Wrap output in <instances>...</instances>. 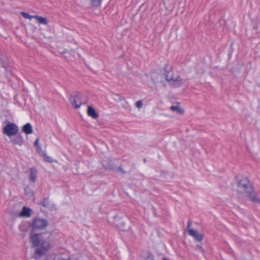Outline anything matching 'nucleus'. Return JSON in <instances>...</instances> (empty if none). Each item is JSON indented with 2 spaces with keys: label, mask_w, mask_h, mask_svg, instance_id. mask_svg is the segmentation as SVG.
<instances>
[{
  "label": "nucleus",
  "mask_w": 260,
  "mask_h": 260,
  "mask_svg": "<svg viewBox=\"0 0 260 260\" xmlns=\"http://www.w3.org/2000/svg\"><path fill=\"white\" fill-rule=\"evenodd\" d=\"M165 78L169 84L174 87H181L183 84L182 79L179 75L173 74L172 71L166 74Z\"/></svg>",
  "instance_id": "obj_3"
},
{
  "label": "nucleus",
  "mask_w": 260,
  "mask_h": 260,
  "mask_svg": "<svg viewBox=\"0 0 260 260\" xmlns=\"http://www.w3.org/2000/svg\"><path fill=\"white\" fill-rule=\"evenodd\" d=\"M191 223H192L191 221L190 220H188V223H187V228H186V230H187L188 233H189V230H193V229H192L190 228Z\"/></svg>",
  "instance_id": "obj_26"
},
{
  "label": "nucleus",
  "mask_w": 260,
  "mask_h": 260,
  "mask_svg": "<svg viewBox=\"0 0 260 260\" xmlns=\"http://www.w3.org/2000/svg\"><path fill=\"white\" fill-rule=\"evenodd\" d=\"M143 104L142 100H139L135 103V106L139 109L143 107Z\"/></svg>",
  "instance_id": "obj_24"
},
{
  "label": "nucleus",
  "mask_w": 260,
  "mask_h": 260,
  "mask_svg": "<svg viewBox=\"0 0 260 260\" xmlns=\"http://www.w3.org/2000/svg\"><path fill=\"white\" fill-rule=\"evenodd\" d=\"M29 179L30 182L34 183L36 181L37 174V171L34 168L29 169Z\"/></svg>",
  "instance_id": "obj_12"
},
{
  "label": "nucleus",
  "mask_w": 260,
  "mask_h": 260,
  "mask_svg": "<svg viewBox=\"0 0 260 260\" xmlns=\"http://www.w3.org/2000/svg\"><path fill=\"white\" fill-rule=\"evenodd\" d=\"M162 260H168V259H167L165 257H164L162 258Z\"/></svg>",
  "instance_id": "obj_35"
},
{
  "label": "nucleus",
  "mask_w": 260,
  "mask_h": 260,
  "mask_svg": "<svg viewBox=\"0 0 260 260\" xmlns=\"http://www.w3.org/2000/svg\"><path fill=\"white\" fill-rule=\"evenodd\" d=\"M39 138H37L36 141H35L34 142V146L36 147V148H37L38 147H40V146L39 145Z\"/></svg>",
  "instance_id": "obj_28"
},
{
  "label": "nucleus",
  "mask_w": 260,
  "mask_h": 260,
  "mask_svg": "<svg viewBox=\"0 0 260 260\" xmlns=\"http://www.w3.org/2000/svg\"><path fill=\"white\" fill-rule=\"evenodd\" d=\"M18 131L17 125L12 123H8L3 128V133L9 137L15 135Z\"/></svg>",
  "instance_id": "obj_5"
},
{
  "label": "nucleus",
  "mask_w": 260,
  "mask_h": 260,
  "mask_svg": "<svg viewBox=\"0 0 260 260\" xmlns=\"http://www.w3.org/2000/svg\"><path fill=\"white\" fill-rule=\"evenodd\" d=\"M102 165L106 169L113 170L115 165L114 163L109 158H105L102 160Z\"/></svg>",
  "instance_id": "obj_9"
},
{
  "label": "nucleus",
  "mask_w": 260,
  "mask_h": 260,
  "mask_svg": "<svg viewBox=\"0 0 260 260\" xmlns=\"http://www.w3.org/2000/svg\"><path fill=\"white\" fill-rule=\"evenodd\" d=\"M170 109L173 111H176L178 113L182 114L184 113V110L179 106H172L170 107Z\"/></svg>",
  "instance_id": "obj_16"
},
{
  "label": "nucleus",
  "mask_w": 260,
  "mask_h": 260,
  "mask_svg": "<svg viewBox=\"0 0 260 260\" xmlns=\"http://www.w3.org/2000/svg\"><path fill=\"white\" fill-rule=\"evenodd\" d=\"M21 15L25 19H28L29 20H31L32 18H34L35 16L30 15L28 13H27L24 12H21L20 13Z\"/></svg>",
  "instance_id": "obj_20"
},
{
  "label": "nucleus",
  "mask_w": 260,
  "mask_h": 260,
  "mask_svg": "<svg viewBox=\"0 0 260 260\" xmlns=\"http://www.w3.org/2000/svg\"><path fill=\"white\" fill-rule=\"evenodd\" d=\"M114 222L118 228L123 231H127L130 229L129 220L125 216H115Z\"/></svg>",
  "instance_id": "obj_4"
},
{
  "label": "nucleus",
  "mask_w": 260,
  "mask_h": 260,
  "mask_svg": "<svg viewBox=\"0 0 260 260\" xmlns=\"http://www.w3.org/2000/svg\"><path fill=\"white\" fill-rule=\"evenodd\" d=\"M65 52H65V51H64V52H62L61 53H62V54H63V53H65Z\"/></svg>",
  "instance_id": "obj_36"
},
{
  "label": "nucleus",
  "mask_w": 260,
  "mask_h": 260,
  "mask_svg": "<svg viewBox=\"0 0 260 260\" xmlns=\"http://www.w3.org/2000/svg\"><path fill=\"white\" fill-rule=\"evenodd\" d=\"M196 248L199 250H200L202 253L204 252V250L203 249L202 246L201 245H198L197 246Z\"/></svg>",
  "instance_id": "obj_29"
},
{
  "label": "nucleus",
  "mask_w": 260,
  "mask_h": 260,
  "mask_svg": "<svg viewBox=\"0 0 260 260\" xmlns=\"http://www.w3.org/2000/svg\"><path fill=\"white\" fill-rule=\"evenodd\" d=\"M188 234L199 242H201L203 239V235L195 230H189Z\"/></svg>",
  "instance_id": "obj_10"
},
{
  "label": "nucleus",
  "mask_w": 260,
  "mask_h": 260,
  "mask_svg": "<svg viewBox=\"0 0 260 260\" xmlns=\"http://www.w3.org/2000/svg\"><path fill=\"white\" fill-rule=\"evenodd\" d=\"M34 18L37 20L40 24L47 25L49 21L45 18L39 15H35Z\"/></svg>",
  "instance_id": "obj_14"
},
{
  "label": "nucleus",
  "mask_w": 260,
  "mask_h": 260,
  "mask_svg": "<svg viewBox=\"0 0 260 260\" xmlns=\"http://www.w3.org/2000/svg\"><path fill=\"white\" fill-rule=\"evenodd\" d=\"M149 78L154 84H156L162 82L163 76L159 73L152 72L150 73Z\"/></svg>",
  "instance_id": "obj_8"
},
{
  "label": "nucleus",
  "mask_w": 260,
  "mask_h": 260,
  "mask_svg": "<svg viewBox=\"0 0 260 260\" xmlns=\"http://www.w3.org/2000/svg\"><path fill=\"white\" fill-rule=\"evenodd\" d=\"M145 260H153V256L151 255H148Z\"/></svg>",
  "instance_id": "obj_31"
},
{
  "label": "nucleus",
  "mask_w": 260,
  "mask_h": 260,
  "mask_svg": "<svg viewBox=\"0 0 260 260\" xmlns=\"http://www.w3.org/2000/svg\"><path fill=\"white\" fill-rule=\"evenodd\" d=\"M36 150L37 152L39 154V155L42 156H43V155L45 154V153L42 151V148L40 146L36 148Z\"/></svg>",
  "instance_id": "obj_25"
},
{
  "label": "nucleus",
  "mask_w": 260,
  "mask_h": 260,
  "mask_svg": "<svg viewBox=\"0 0 260 260\" xmlns=\"http://www.w3.org/2000/svg\"><path fill=\"white\" fill-rule=\"evenodd\" d=\"M70 102L75 109L79 108L82 104L81 99V94L76 93L71 95L70 97Z\"/></svg>",
  "instance_id": "obj_7"
},
{
  "label": "nucleus",
  "mask_w": 260,
  "mask_h": 260,
  "mask_svg": "<svg viewBox=\"0 0 260 260\" xmlns=\"http://www.w3.org/2000/svg\"><path fill=\"white\" fill-rule=\"evenodd\" d=\"M22 131L26 134H31L33 132L32 128L29 123L25 124L22 127Z\"/></svg>",
  "instance_id": "obj_15"
},
{
  "label": "nucleus",
  "mask_w": 260,
  "mask_h": 260,
  "mask_svg": "<svg viewBox=\"0 0 260 260\" xmlns=\"http://www.w3.org/2000/svg\"><path fill=\"white\" fill-rule=\"evenodd\" d=\"M31 210L26 207H23L20 213V216L25 217H30L31 216Z\"/></svg>",
  "instance_id": "obj_13"
},
{
  "label": "nucleus",
  "mask_w": 260,
  "mask_h": 260,
  "mask_svg": "<svg viewBox=\"0 0 260 260\" xmlns=\"http://www.w3.org/2000/svg\"><path fill=\"white\" fill-rule=\"evenodd\" d=\"M25 192L26 194H27L28 196H32V194H33L32 191L29 188H25Z\"/></svg>",
  "instance_id": "obj_27"
},
{
  "label": "nucleus",
  "mask_w": 260,
  "mask_h": 260,
  "mask_svg": "<svg viewBox=\"0 0 260 260\" xmlns=\"http://www.w3.org/2000/svg\"><path fill=\"white\" fill-rule=\"evenodd\" d=\"M44 157V160L48 162L52 163V162H57V160H54L53 158H52L51 157L47 155V154L45 153L42 156Z\"/></svg>",
  "instance_id": "obj_19"
},
{
  "label": "nucleus",
  "mask_w": 260,
  "mask_h": 260,
  "mask_svg": "<svg viewBox=\"0 0 260 260\" xmlns=\"http://www.w3.org/2000/svg\"><path fill=\"white\" fill-rule=\"evenodd\" d=\"M0 64L7 71V61L5 58H0Z\"/></svg>",
  "instance_id": "obj_21"
},
{
  "label": "nucleus",
  "mask_w": 260,
  "mask_h": 260,
  "mask_svg": "<svg viewBox=\"0 0 260 260\" xmlns=\"http://www.w3.org/2000/svg\"><path fill=\"white\" fill-rule=\"evenodd\" d=\"M114 172H120L122 174H125L126 172L125 171H124L120 166L119 167H116L115 166L114 167V168L113 169V170Z\"/></svg>",
  "instance_id": "obj_22"
},
{
  "label": "nucleus",
  "mask_w": 260,
  "mask_h": 260,
  "mask_svg": "<svg viewBox=\"0 0 260 260\" xmlns=\"http://www.w3.org/2000/svg\"><path fill=\"white\" fill-rule=\"evenodd\" d=\"M12 142L16 145H21L22 143V139L20 137H16L11 140Z\"/></svg>",
  "instance_id": "obj_18"
},
{
  "label": "nucleus",
  "mask_w": 260,
  "mask_h": 260,
  "mask_svg": "<svg viewBox=\"0 0 260 260\" xmlns=\"http://www.w3.org/2000/svg\"><path fill=\"white\" fill-rule=\"evenodd\" d=\"M53 260H59L57 257H55Z\"/></svg>",
  "instance_id": "obj_33"
},
{
  "label": "nucleus",
  "mask_w": 260,
  "mask_h": 260,
  "mask_svg": "<svg viewBox=\"0 0 260 260\" xmlns=\"http://www.w3.org/2000/svg\"><path fill=\"white\" fill-rule=\"evenodd\" d=\"M236 192L239 198L247 197L252 202L260 205V198L254 190L252 183L248 177H236Z\"/></svg>",
  "instance_id": "obj_1"
},
{
  "label": "nucleus",
  "mask_w": 260,
  "mask_h": 260,
  "mask_svg": "<svg viewBox=\"0 0 260 260\" xmlns=\"http://www.w3.org/2000/svg\"><path fill=\"white\" fill-rule=\"evenodd\" d=\"M41 236V235L36 234H31L30 235V242L32 245L38 246L34 253V257L36 258L45 254L50 248L49 243L40 239Z\"/></svg>",
  "instance_id": "obj_2"
},
{
  "label": "nucleus",
  "mask_w": 260,
  "mask_h": 260,
  "mask_svg": "<svg viewBox=\"0 0 260 260\" xmlns=\"http://www.w3.org/2000/svg\"><path fill=\"white\" fill-rule=\"evenodd\" d=\"M57 257L58 258V259L59 260H71V259L70 258H63V257H60V256H58Z\"/></svg>",
  "instance_id": "obj_32"
},
{
  "label": "nucleus",
  "mask_w": 260,
  "mask_h": 260,
  "mask_svg": "<svg viewBox=\"0 0 260 260\" xmlns=\"http://www.w3.org/2000/svg\"><path fill=\"white\" fill-rule=\"evenodd\" d=\"M120 100L121 101V100H124V101H125V100L124 98H120Z\"/></svg>",
  "instance_id": "obj_34"
},
{
  "label": "nucleus",
  "mask_w": 260,
  "mask_h": 260,
  "mask_svg": "<svg viewBox=\"0 0 260 260\" xmlns=\"http://www.w3.org/2000/svg\"><path fill=\"white\" fill-rule=\"evenodd\" d=\"M39 204L46 208H48L49 206V202L47 198H45Z\"/></svg>",
  "instance_id": "obj_23"
},
{
  "label": "nucleus",
  "mask_w": 260,
  "mask_h": 260,
  "mask_svg": "<svg viewBox=\"0 0 260 260\" xmlns=\"http://www.w3.org/2000/svg\"><path fill=\"white\" fill-rule=\"evenodd\" d=\"M48 221L43 218L35 219L32 224L33 230H42L47 226Z\"/></svg>",
  "instance_id": "obj_6"
},
{
  "label": "nucleus",
  "mask_w": 260,
  "mask_h": 260,
  "mask_svg": "<svg viewBox=\"0 0 260 260\" xmlns=\"http://www.w3.org/2000/svg\"><path fill=\"white\" fill-rule=\"evenodd\" d=\"M103 0H91V7L93 8H98L100 6Z\"/></svg>",
  "instance_id": "obj_17"
},
{
  "label": "nucleus",
  "mask_w": 260,
  "mask_h": 260,
  "mask_svg": "<svg viewBox=\"0 0 260 260\" xmlns=\"http://www.w3.org/2000/svg\"><path fill=\"white\" fill-rule=\"evenodd\" d=\"M41 34L43 36V37H44L45 39H51L52 38V36H51L45 35V34H43V33H41Z\"/></svg>",
  "instance_id": "obj_30"
},
{
  "label": "nucleus",
  "mask_w": 260,
  "mask_h": 260,
  "mask_svg": "<svg viewBox=\"0 0 260 260\" xmlns=\"http://www.w3.org/2000/svg\"><path fill=\"white\" fill-rule=\"evenodd\" d=\"M87 113L89 116L94 119H97L99 117L98 113L91 106L87 107Z\"/></svg>",
  "instance_id": "obj_11"
}]
</instances>
